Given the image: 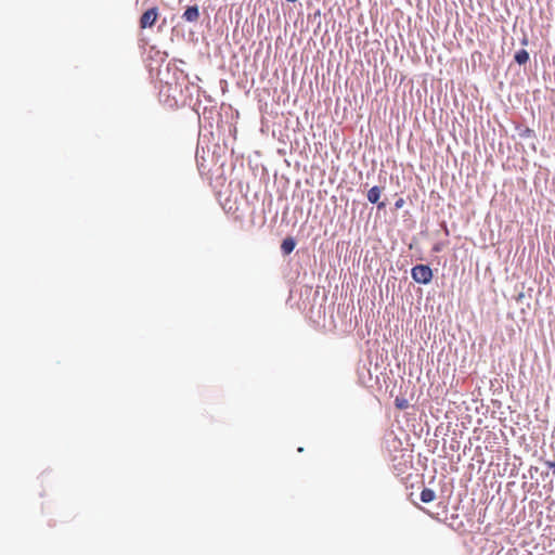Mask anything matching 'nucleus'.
<instances>
[{"mask_svg": "<svg viewBox=\"0 0 555 555\" xmlns=\"http://www.w3.org/2000/svg\"><path fill=\"white\" fill-rule=\"evenodd\" d=\"M149 65L150 77L158 83V96L162 98L169 92L177 83H185L188 75L181 70L175 62L166 61L164 57L160 62L155 61Z\"/></svg>", "mask_w": 555, "mask_h": 555, "instance_id": "nucleus-1", "label": "nucleus"}, {"mask_svg": "<svg viewBox=\"0 0 555 555\" xmlns=\"http://www.w3.org/2000/svg\"><path fill=\"white\" fill-rule=\"evenodd\" d=\"M199 88L190 83L186 77L185 83H177L169 92H166L164 96L159 98V101L169 108L189 106L199 116Z\"/></svg>", "mask_w": 555, "mask_h": 555, "instance_id": "nucleus-2", "label": "nucleus"}, {"mask_svg": "<svg viewBox=\"0 0 555 555\" xmlns=\"http://www.w3.org/2000/svg\"><path fill=\"white\" fill-rule=\"evenodd\" d=\"M411 276L415 283L427 285L431 282L434 273L428 264L418 263L412 267Z\"/></svg>", "mask_w": 555, "mask_h": 555, "instance_id": "nucleus-3", "label": "nucleus"}, {"mask_svg": "<svg viewBox=\"0 0 555 555\" xmlns=\"http://www.w3.org/2000/svg\"><path fill=\"white\" fill-rule=\"evenodd\" d=\"M158 18V8L152 7L147 9L140 17L139 25L141 28H151Z\"/></svg>", "mask_w": 555, "mask_h": 555, "instance_id": "nucleus-4", "label": "nucleus"}, {"mask_svg": "<svg viewBox=\"0 0 555 555\" xmlns=\"http://www.w3.org/2000/svg\"><path fill=\"white\" fill-rule=\"evenodd\" d=\"M181 17H182V20H184L185 22H189V23L196 22L199 17L198 5L193 4V5L186 7Z\"/></svg>", "mask_w": 555, "mask_h": 555, "instance_id": "nucleus-5", "label": "nucleus"}, {"mask_svg": "<svg viewBox=\"0 0 555 555\" xmlns=\"http://www.w3.org/2000/svg\"><path fill=\"white\" fill-rule=\"evenodd\" d=\"M297 245L296 238L293 236H286L281 244V253L283 256L291 255Z\"/></svg>", "mask_w": 555, "mask_h": 555, "instance_id": "nucleus-6", "label": "nucleus"}, {"mask_svg": "<svg viewBox=\"0 0 555 555\" xmlns=\"http://www.w3.org/2000/svg\"><path fill=\"white\" fill-rule=\"evenodd\" d=\"M383 189L378 185L372 186L367 193L366 198L371 204L377 203L380 199Z\"/></svg>", "mask_w": 555, "mask_h": 555, "instance_id": "nucleus-7", "label": "nucleus"}, {"mask_svg": "<svg viewBox=\"0 0 555 555\" xmlns=\"http://www.w3.org/2000/svg\"><path fill=\"white\" fill-rule=\"evenodd\" d=\"M530 55L526 49H520L514 54V61L518 65H525L529 62Z\"/></svg>", "mask_w": 555, "mask_h": 555, "instance_id": "nucleus-8", "label": "nucleus"}, {"mask_svg": "<svg viewBox=\"0 0 555 555\" xmlns=\"http://www.w3.org/2000/svg\"><path fill=\"white\" fill-rule=\"evenodd\" d=\"M516 131L521 139H529L535 137L534 130L526 126H517Z\"/></svg>", "mask_w": 555, "mask_h": 555, "instance_id": "nucleus-9", "label": "nucleus"}, {"mask_svg": "<svg viewBox=\"0 0 555 555\" xmlns=\"http://www.w3.org/2000/svg\"><path fill=\"white\" fill-rule=\"evenodd\" d=\"M420 499L423 503H430L436 499V493L433 489L424 488L421 492Z\"/></svg>", "mask_w": 555, "mask_h": 555, "instance_id": "nucleus-10", "label": "nucleus"}, {"mask_svg": "<svg viewBox=\"0 0 555 555\" xmlns=\"http://www.w3.org/2000/svg\"><path fill=\"white\" fill-rule=\"evenodd\" d=\"M395 405L399 410H404L409 406V401L405 398H396Z\"/></svg>", "mask_w": 555, "mask_h": 555, "instance_id": "nucleus-11", "label": "nucleus"}, {"mask_svg": "<svg viewBox=\"0 0 555 555\" xmlns=\"http://www.w3.org/2000/svg\"><path fill=\"white\" fill-rule=\"evenodd\" d=\"M404 205V199L402 197H399L396 202H395V209L398 210V209H401Z\"/></svg>", "mask_w": 555, "mask_h": 555, "instance_id": "nucleus-12", "label": "nucleus"}, {"mask_svg": "<svg viewBox=\"0 0 555 555\" xmlns=\"http://www.w3.org/2000/svg\"><path fill=\"white\" fill-rule=\"evenodd\" d=\"M374 205H376V206H377V209H378V210H384V209L386 208V205H387V204H386V202H385V201H380V199H379V201H377V203H374Z\"/></svg>", "mask_w": 555, "mask_h": 555, "instance_id": "nucleus-13", "label": "nucleus"}, {"mask_svg": "<svg viewBox=\"0 0 555 555\" xmlns=\"http://www.w3.org/2000/svg\"><path fill=\"white\" fill-rule=\"evenodd\" d=\"M524 298H525V293H524V292H520V293H518V294L515 296V300H516L517 302H522Z\"/></svg>", "mask_w": 555, "mask_h": 555, "instance_id": "nucleus-14", "label": "nucleus"}, {"mask_svg": "<svg viewBox=\"0 0 555 555\" xmlns=\"http://www.w3.org/2000/svg\"><path fill=\"white\" fill-rule=\"evenodd\" d=\"M545 464L555 474V461H547Z\"/></svg>", "mask_w": 555, "mask_h": 555, "instance_id": "nucleus-15", "label": "nucleus"}, {"mask_svg": "<svg viewBox=\"0 0 555 555\" xmlns=\"http://www.w3.org/2000/svg\"><path fill=\"white\" fill-rule=\"evenodd\" d=\"M529 472H530V475H531V478H532V477H533V474L538 473V467H533V466H531V467H530V469H529Z\"/></svg>", "mask_w": 555, "mask_h": 555, "instance_id": "nucleus-16", "label": "nucleus"}, {"mask_svg": "<svg viewBox=\"0 0 555 555\" xmlns=\"http://www.w3.org/2000/svg\"><path fill=\"white\" fill-rule=\"evenodd\" d=\"M529 472H530V475H531V478H532V477H533V474L538 473V467H533V466H531V467H530V469H529Z\"/></svg>", "mask_w": 555, "mask_h": 555, "instance_id": "nucleus-17", "label": "nucleus"}, {"mask_svg": "<svg viewBox=\"0 0 555 555\" xmlns=\"http://www.w3.org/2000/svg\"><path fill=\"white\" fill-rule=\"evenodd\" d=\"M521 44L522 46H527L528 44V38L526 36L522 38Z\"/></svg>", "mask_w": 555, "mask_h": 555, "instance_id": "nucleus-18", "label": "nucleus"}, {"mask_svg": "<svg viewBox=\"0 0 555 555\" xmlns=\"http://www.w3.org/2000/svg\"><path fill=\"white\" fill-rule=\"evenodd\" d=\"M304 451V448L302 447H299L298 448V452H302Z\"/></svg>", "mask_w": 555, "mask_h": 555, "instance_id": "nucleus-19", "label": "nucleus"}]
</instances>
